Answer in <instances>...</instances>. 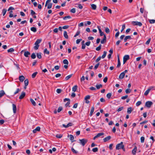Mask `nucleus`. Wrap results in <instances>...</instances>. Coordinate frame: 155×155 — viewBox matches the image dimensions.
Returning <instances> with one entry per match:
<instances>
[{
	"mask_svg": "<svg viewBox=\"0 0 155 155\" xmlns=\"http://www.w3.org/2000/svg\"><path fill=\"white\" fill-rule=\"evenodd\" d=\"M131 91V90L130 89H127L125 90V92L126 94L130 93Z\"/></svg>",
	"mask_w": 155,
	"mask_h": 155,
	"instance_id": "nucleus-50",
	"label": "nucleus"
},
{
	"mask_svg": "<svg viewBox=\"0 0 155 155\" xmlns=\"http://www.w3.org/2000/svg\"><path fill=\"white\" fill-rule=\"evenodd\" d=\"M92 8L93 10H95L96 9V5L94 4H92L91 5Z\"/></svg>",
	"mask_w": 155,
	"mask_h": 155,
	"instance_id": "nucleus-23",
	"label": "nucleus"
},
{
	"mask_svg": "<svg viewBox=\"0 0 155 155\" xmlns=\"http://www.w3.org/2000/svg\"><path fill=\"white\" fill-rule=\"evenodd\" d=\"M36 56L35 53H33L31 54V57L32 59H34L36 58Z\"/></svg>",
	"mask_w": 155,
	"mask_h": 155,
	"instance_id": "nucleus-37",
	"label": "nucleus"
},
{
	"mask_svg": "<svg viewBox=\"0 0 155 155\" xmlns=\"http://www.w3.org/2000/svg\"><path fill=\"white\" fill-rule=\"evenodd\" d=\"M150 139L152 140V142H150V147H151L152 146V145L153 144V143H154V142L155 140L154 139L153 137V136H152L150 137Z\"/></svg>",
	"mask_w": 155,
	"mask_h": 155,
	"instance_id": "nucleus-11",
	"label": "nucleus"
},
{
	"mask_svg": "<svg viewBox=\"0 0 155 155\" xmlns=\"http://www.w3.org/2000/svg\"><path fill=\"white\" fill-rule=\"evenodd\" d=\"M105 31L107 33H108L110 32V30L108 28L106 27L105 28Z\"/></svg>",
	"mask_w": 155,
	"mask_h": 155,
	"instance_id": "nucleus-54",
	"label": "nucleus"
},
{
	"mask_svg": "<svg viewBox=\"0 0 155 155\" xmlns=\"http://www.w3.org/2000/svg\"><path fill=\"white\" fill-rule=\"evenodd\" d=\"M68 136H69L70 137V140L71 141V142H73L74 141H75V140H73L74 139V136L72 135H68Z\"/></svg>",
	"mask_w": 155,
	"mask_h": 155,
	"instance_id": "nucleus-20",
	"label": "nucleus"
},
{
	"mask_svg": "<svg viewBox=\"0 0 155 155\" xmlns=\"http://www.w3.org/2000/svg\"><path fill=\"white\" fill-rule=\"evenodd\" d=\"M5 94V93L4 90H2L0 91V98H1Z\"/></svg>",
	"mask_w": 155,
	"mask_h": 155,
	"instance_id": "nucleus-15",
	"label": "nucleus"
},
{
	"mask_svg": "<svg viewBox=\"0 0 155 155\" xmlns=\"http://www.w3.org/2000/svg\"><path fill=\"white\" fill-rule=\"evenodd\" d=\"M128 39H132L131 37L130 36H126L124 39V42H126Z\"/></svg>",
	"mask_w": 155,
	"mask_h": 155,
	"instance_id": "nucleus-16",
	"label": "nucleus"
},
{
	"mask_svg": "<svg viewBox=\"0 0 155 155\" xmlns=\"http://www.w3.org/2000/svg\"><path fill=\"white\" fill-rule=\"evenodd\" d=\"M37 56L39 59L41 58V53H38L37 54Z\"/></svg>",
	"mask_w": 155,
	"mask_h": 155,
	"instance_id": "nucleus-29",
	"label": "nucleus"
},
{
	"mask_svg": "<svg viewBox=\"0 0 155 155\" xmlns=\"http://www.w3.org/2000/svg\"><path fill=\"white\" fill-rule=\"evenodd\" d=\"M72 74H71L66 76L65 78V80L67 81L72 76Z\"/></svg>",
	"mask_w": 155,
	"mask_h": 155,
	"instance_id": "nucleus-25",
	"label": "nucleus"
},
{
	"mask_svg": "<svg viewBox=\"0 0 155 155\" xmlns=\"http://www.w3.org/2000/svg\"><path fill=\"white\" fill-rule=\"evenodd\" d=\"M25 93L24 92H22L21 95H20V96L19 97V99H22L25 96Z\"/></svg>",
	"mask_w": 155,
	"mask_h": 155,
	"instance_id": "nucleus-8",
	"label": "nucleus"
},
{
	"mask_svg": "<svg viewBox=\"0 0 155 155\" xmlns=\"http://www.w3.org/2000/svg\"><path fill=\"white\" fill-rule=\"evenodd\" d=\"M30 101L31 102L32 104L34 106H35L36 105V103L34 101L32 98L30 99Z\"/></svg>",
	"mask_w": 155,
	"mask_h": 155,
	"instance_id": "nucleus-26",
	"label": "nucleus"
},
{
	"mask_svg": "<svg viewBox=\"0 0 155 155\" xmlns=\"http://www.w3.org/2000/svg\"><path fill=\"white\" fill-rule=\"evenodd\" d=\"M111 138V136H107V137L104 138L103 139L104 141V142H105L108 141V140H110V139Z\"/></svg>",
	"mask_w": 155,
	"mask_h": 155,
	"instance_id": "nucleus-7",
	"label": "nucleus"
},
{
	"mask_svg": "<svg viewBox=\"0 0 155 155\" xmlns=\"http://www.w3.org/2000/svg\"><path fill=\"white\" fill-rule=\"evenodd\" d=\"M7 12V10L6 9H3L2 11V13L3 16H4L5 14Z\"/></svg>",
	"mask_w": 155,
	"mask_h": 155,
	"instance_id": "nucleus-35",
	"label": "nucleus"
},
{
	"mask_svg": "<svg viewBox=\"0 0 155 155\" xmlns=\"http://www.w3.org/2000/svg\"><path fill=\"white\" fill-rule=\"evenodd\" d=\"M92 151L94 152H97L98 151V148L97 147H95V148H93V149H92Z\"/></svg>",
	"mask_w": 155,
	"mask_h": 155,
	"instance_id": "nucleus-47",
	"label": "nucleus"
},
{
	"mask_svg": "<svg viewBox=\"0 0 155 155\" xmlns=\"http://www.w3.org/2000/svg\"><path fill=\"white\" fill-rule=\"evenodd\" d=\"M79 141H80V143L83 146H84L87 142V140L85 139H79Z\"/></svg>",
	"mask_w": 155,
	"mask_h": 155,
	"instance_id": "nucleus-3",
	"label": "nucleus"
},
{
	"mask_svg": "<svg viewBox=\"0 0 155 155\" xmlns=\"http://www.w3.org/2000/svg\"><path fill=\"white\" fill-rule=\"evenodd\" d=\"M14 51V49L13 48H11L10 49H8L7 51L8 52H13Z\"/></svg>",
	"mask_w": 155,
	"mask_h": 155,
	"instance_id": "nucleus-34",
	"label": "nucleus"
},
{
	"mask_svg": "<svg viewBox=\"0 0 155 155\" xmlns=\"http://www.w3.org/2000/svg\"><path fill=\"white\" fill-rule=\"evenodd\" d=\"M38 72H35L33 73L32 75V78H34L36 76Z\"/></svg>",
	"mask_w": 155,
	"mask_h": 155,
	"instance_id": "nucleus-36",
	"label": "nucleus"
},
{
	"mask_svg": "<svg viewBox=\"0 0 155 155\" xmlns=\"http://www.w3.org/2000/svg\"><path fill=\"white\" fill-rule=\"evenodd\" d=\"M132 111V107H130L127 109V112L128 114H130L131 113Z\"/></svg>",
	"mask_w": 155,
	"mask_h": 155,
	"instance_id": "nucleus-27",
	"label": "nucleus"
},
{
	"mask_svg": "<svg viewBox=\"0 0 155 155\" xmlns=\"http://www.w3.org/2000/svg\"><path fill=\"white\" fill-rule=\"evenodd\" d=\"M123 108L124 107H120L117 110V111L118 112L120 111L123 109Z\"/></svg>",
	"mask_w": 155,
	"mask_h": 155,
	"instance_id": "nucleus-64",
	"label": "nucleus"
},
{
	"mask_svg": "<svg viewBox=\"0 0 155 155\" xmlns=\"http://www.w3.org/2000/svg\"><path fill=\"white\" fill-rule=\"evenodd\" d=\"M31 15L33 16L35 14V12L32 10H31Z\"/></svg>",
	"mask_w": 155,
	"mask_h": 155,
	"instance_id": "nucleus-63",
	"label": "nucleus"
},
{
	"mask_svg": "<svg viewBox=\"0 0 155 155\" xmlns=\"http://www.w3.org/2000/svg\"><path fill=\"white\" fill-rule=\"evenodd\" d=\"M31 30L32 31L35 32L37 31V29L36 28L34 27H32L31 28Z\"/></svg>",
	"mask_w": 155,
	"mask_h": 155,
	"instance_id": "nucleus-30",
	"label": "nucleus"
},
{
	"mask_svg": "<svg viewBox=\"0 0 155 155\" xmlns=\"http://www.w3.org/2000/svg\"><path fill=\"white\" fill-rule=\"evenodd\" d=\"M63 63L65 64L68 65V62L67 59H64L63 61Z\"/></svg>",
	"mask_w": 155,
	"mask_h": 155,
	"instance_id": "nucleus-44",
	"label": "nucleus"
},
{
	"mask_svg": "<svg viewBox=\"0 0 155 155\" xmlns=\"http://www.w3.org/2000/svg\"><path fill=\"white\" fill-rule=\"evenodd\" d=\"M107 52L106 51H104L103 52V54L102 55L101 58H104L106 57L107 54Z\"/></svg>",
	"mask_w": 155,
	"mask_h": 155,
	"instance_id": "nucleus-33",
	"label": "nucleus"
},
{
	"mask_svg": "<svg viewBox=\"0 0 155 155\" xmlns=\"http://www.w3.org/2000/svg\"><path fill=\"white\" fill-rule=\"evenodd\" d=\"M62 91V90L60 89H57L56 90L58 94L60 93Z\"/></svg>",
	"mask_w": 155,
	"mask_h": 155,
	"instance_id": "nucleus-55",
	"label": "nucleus"
},
{
	"mask_svg": "<svg viewBox=\"0 0 155 155\" xmlns=\"http://www.w3.org/2000/svg\"><path fill=\"white\" fill-rule=\"evenodd\" d=\"M128 97V95H126L122 97H121V99L123 100H125V99H126V98H127Z\"/></svg>",
	"mask_w": 155,
	"mask_h": 155,
	"instance_id": "nucleus-58",
	"label": "nucleus"
},
{
	"mask_svg": "<svg viewBox=\"0 0 155 155\" xmlns=\"http://www.w3.org/2000/svg\"><path fill=\"white\" fill-rule=\"evenodd\" d=\"M80 31H78L76 32L75 35H74V37H76L78 35L80 34Z\"/></svg>",
	"mask_w": 155,
	"mask_h": 155,
	"instance_id": "nucleus-53",
	"label": "nucleus"
},
{
	"mask_svg": "<svg viewBox=\"0 0 155 155\" xmlns=\"http://www.w3.org/2000/svg\"><path fill=\"white\" fill-rule=\"evenodd\" d=\"M12 107H13V113L15 114L16 113V105L14 104H12Z\"/></svg>",
	"mask_w": 155,
	"mask_h": 155,
	"instance_id": "nucleus-10",
	"label": "nucleus"
},
{
	"mask_svg": "<svg viewBox=\"0 0 155 155\" xmlns=\"http://www.w3.org/2000/svg\"><path fill=\"white\" fill-rule=\"evenodd\" d=\"M99 63H98L97 64H96L94 67V69L95 70L98 67V66L99 65Z\"/></svg>",
	"mask_w": 155,
	"mask_h": 155,
	"instance_id": "nucleus-57",
	"label": "nucleus"
},
{
	"mask_svg": "<svg viewBox=\"0 0 155 155\" xmlns=\"http://www.w3.org/2000/svg\"><path fill=\"white\" fill-rule=\"evenodd\" d=\"M21 90L19 88H17L16 89V91L14 92V95L18 93L19 91H20Z\"/></svg>",
	"mask_w": 155,
	"mask_h": 155,
	"instance_id": "nucleus-49",
	"label": "nucleus"
},
{
	"mask_svg": "<svg viewBox=\"0 0 155 155\" xmlns=\"http://www.w3.org/2000/svg\"><path fill=\"white\" fill-rule=\"evenodd\" d=\"M117 62L118 64L117 65V67L119 68L120 65V62L119 58V55L117 56Z\"/></svg>",
	"mask_w": 155,
	"mask_h": 155,
	"instance_id": "nucleus-13",
	"label": "nucleus"
},
{
	"mask_svg": "<svg viewBox=\"0 0 155 155\" xmlns=\"http://www.w3.org/2000/svg\"><path fill=\"white\" fill-rule=\"evenodd\" d=\"M63 108L62 107H59L57 110V111L58 112H60L62 110Z\"/></svg>",
	"mask_w": 155,
	"mask_h": 155,
	"instance_id": "nucleus-52",
	"label": "nucleus"
},
{
	"mask_svg": "<svg viewBox=\"0 0 155 155\" xmlns=\"http://www.w3.org/2000/svg\"><path fill=\"white\" fill-rule=\"evenodd\" d=\"M137 150V147H134V149L132 151V153L134 155L136 154V151Z\"/></svg>",
	"mask_w": 155,
	"mask_h": 155,
	"instance_id": "nucleus-18",
	"label": "nucleus"
},
{
	"mask_svg": "<svg viewBox=\"0 0 155 155\" xmlns=\"http://www.w3.org/2000/svg\"><path fill=\"white\" fill-rule=\"evenodd\" d=\"M153 103L151 101H147L145 103V106L148 108H150L152 105Z\"/></svg>",
	"mask_w": 155,
	"mask_h": 155,
	"instance_id": "nucleus-5",
	"label": "nucleus"
},
{
	"mask_svg": "<svg viewBox=\"0 0 155 155\" xmlns=\"http://www.w3.org/2000/svg\"><path fill=\"white\" fill-rule=\"evenodd\" d=\"M145 138L143 137H142L140 138V141L141 143H143L144 142Z\"/></svg>",
	"mask_w": 155,
	"mask_h": 155,
	"instance_id": "nucleus-48",
	"label": "nucleus"
},
{
	"mask_svg": "<svg viewBox=\"0 0 155 155\" xmlns=\"http://www.w3.org/2000/svg\"><path fill=\"white\" fill-rule=\"evenodd\" d=\"M132 23L134 25H138L140 27L142 26V25L141 22L137 21H133Z\"/></svg>",
	"mask_w": 155,
	"mask_h": 155,
	"instance_id": "nucleus-4",
	"label": "nucleus"
},
{
	"mask_svg": "<svg viewBox=\"0 0 155 155\" xmlns=\"http://www.w3.org/2000/svg\"><path fill=\"white\" fill-rule=\"evenodd\" d=\"M125 76V74L124 73H121L119 76V78L120 79H122Z\"/></svg>",
	"mask_w": 155,
	"mask_h": 155,
	"instance_id": "nucleus-19",
	"label": "nucleus"
},
{
	"mask_svg": "<svg viewBox=\"0 0 155 155\" xmlns=\"http://www.w3.org/2000/svg\"><path fill=\"white\" fill-rule=\"evenodd\" d=\"M106 41V37L105 35H104V37L103 39L101 41V44H104L105 43Z\"/></svg>",
	"mask_w": 155,
	"mask_h": 155,
	"instance_id": "nucleus-9",
	"label": "nucleus"
},
{
	"mask_svg": "<svg viewBox=\"0 0 155 155\" xmlns=\"http://www.w3.org/2000/svg\"><path fill=\"white\" fill-rule=\"evenodd\" d=\"M71 17L70 16H67L63 17V18L64 20H66L67 18L69 19H71Z\"/></svg>",
	"mask_w": 155,
	"mask_h": 155,
	"instance_id": "nucleus-39",
	"label": "nucleus"
},
{
	"mask_svg": "<svg viewBox=\"0 0 155 155\" xmlns=\"http://www.w3.org/2000/svg\"><path fill=\"white\" fill-rule=\"evenodd\" d=\"M141 104V102L140 101H138L136 104V105L137 106H138Z\"/></svg>",
	"mask_w": 155,
	"mask_h": 155,
	"instance_id": "nucleus-60",
	"label": "nucleus"
},
{
	"mask_svg": "<svg viewBox=\"0 0 155 155\" xmlns=\"http://www.w3.org/2000/svg\"><path fill=\"white\" fill-rule=\"evenodd\" d=\"M25 85L27 86L28 84V80L27 79H26L24 81Z\"/></svg>",
	"mask_w": 155,
	"mask_h": 155,
	"instance_id": "nucleus-28",
	"label": "nucleus"
},
{
	"mask_svg": "<svg viewBox=\"0 0 155 155\" xmlns=\"http://www.w3.org/2000/svg\"><path fill=\"white\" fill-rule=\"evenodd\" d=\"M44 52V53H46L48 54H49L50 53L49 51L47 50V48H45V49Z\"/></svg>",
	"mask_w": 155,
	"mask_h": 155,
	"instance_id": "nucleus-41",
	"label": "nucleus"
},
{
	"mask_svg": "<svg viewBox=\"0 0 155 155\" xmlns=\"http://www.w3.org/2000/svg\"><path fill=\"white\" fill-rule=\"evenodd\" d=\"M96 87L97 89H99L100 88L102 87V85L101 84H97L96 86Z\"/></svg>",
	"mask_w": 155,
	"mask_h": 155,
	"instance_id": "nucleus-31",
	"label": "nucleus"
},
{
	"mask_svg": "<svg viewBox=\"0 0 155 155\" xmlns=\"http://www.w3.org/2000/svg\"><path fill=\"white\" fill-rule=\"evenodd\" d=\"M112 95V94L110 93H108L107 94V97L108 99H110Z\"/></svg>",
	"mask_w": 155,
	"mask_h": 155,
	"instance_id": "nucleus-40",
	"label": "nucleus"
},
{
	"mask_svg": "<svg viewBox=\"0 0 155 155\" xmlns=\"http://www.w3.org/2000/svg\"><path fill=\"white\" fill-rule=\"evenodd\" d=\"M94 107H92L91 108V112L90 114V116H91L93 114V113L94 111Z\"/></svg>",
	"mask_w": 155,
	"mask_h": 155,
	"instance_id": "nucleus-22",
	"label": "nucleus"
},
{
	"mask_svg": "<svg viewBox=\"0 0 155 155\" xmlns=\"http://www.w3.org/2000/svg\"><path fill=\"white\" fill-rule=\"evenodd\" d=\"M78 86L77 85L74 86L72 88V91L75 92L77 89Z\"/></svg>",
	"mask_w": 155,
	"mask_h": 155,
	"instance_id": "nucleus-24",
	"label": "nucleus"
},
{
	"mask_svg": "<svg viewBox=\"0 0 155 155\" xmlns=\"http://www.w3.org/2000/svg\"><path fill=\"white\" fill-rule=\"evenodd\" d=\"M149 21L150 24H153L155 23V20L154 19H149Z\"/></svg>",
	"mask_w": 155,
	"mask_h": 155,
	"instance_id": "nucleus-43",
	"label": "nucleus"
},
{
	"mask_svg": "<svg viewBox=\"0 0 155 155\" xmlns=\"http://www.w3.org/2000/svg\"><path fill=\"white\" fill-rule=\"evenodd\" d=\"M129 58L130 57L129 55H125L123 57V64H124Z\"/></svg>",
	"mask_w": 155,
	"mask_h": 155,
	"instance_id": "nucleus-6",
	"label": "nucleus"
},
{
	"mask_svg": "<svg viewBox=\"0 0 155 155\" xmlns=\"http://www.w3.org/2000/svg\"><path fill=\"white\" fill-rule=\"evenodd\" d=\"M104 133H99L98 134L96 135V136H97V137H100L101 136H102V135H104Z\"/></svg>",
	"mask_w": 155,
	"mask_h": 155,
	"instance_id": "nucleus-46",
	"label": "nucleus"
},
{
	"mask_svg": "<svg viewBox=\"0 0 155 155\" xmlns=\"http://www.w3.org/2000/svg\"><path fill=\"white\" fill-rule=\"evenodd\" d=\"M64 36L65 38L66 39H68V36L67 35V33L66 31H64Z\"/></svg>",
	"mask_w": 155,
	"mask_h": 155,
	"instance_id": "nucleus-21",
	"label": "nucleus"
},
{
	"mask_svg": "<svg viewBox=\"0 0 155 155\" xmlns=\"http://www.w3.org/2000/svg\"><path fill=\"white\" fill-rule=\"evenodd\" d=\"M71 151H72L74 153H76V154H77L78 153V151H76V150H74V149L73 148V147H72L71 148Z\"/></svg>",
	"mask_w": 155,
	"mask_h": 155,
	"instance_id": "nucleus-42",
	"label": "nucleus"
},
{
	"mask_svg": "<svg viewBox=\"0 0 155 155\" xmlns=\"http://www.w3.org/2000/svg\"><path fill=\"white\" fill-rule=\"evenodd\" d=\"M90 95H88L86 96L84 98L85 100H87V99H89L90 98Z\"/></svg>",
	"mask_w": 155,
	"mask_h": 155,
	"instance_id": "nucleus-62",
	"label": "nucleus"
},
{
	"mask_svg": "<svg viewBox=\"0 0 155 155\" xmlns=\"http://www.w3.org/2000/svg\"><path fill=\"white\" fill-rule=\"evenodd\" d=\"M116 149L117 150L122 149L123 151H125V150L123 142H121L120 143L117 144L116 146Z\"/></svg>",
	"mask_w": 155,
	"mask_h": 155,
	"instance_id": "nucleus-1",
	"label": "nucleus"
},
{
	"mask_svg": "<svg viewBox=\"0 0 155 155\" xmlns=\"http://www.w3.org/2000/svg\"><path fill=\"white\" fill-rule=\"evenodd\" d=\"M40 130V127H37L35 129L33 130V132L34 133H36L37 131H39Z\"/></svg>",
	"mask_w": 155,
	"mask_h": 155,
	"instance_id": "nucleus-14",
	"label": "nucleus"
},
{
	"mask_svg": "<svg viewBox=\"0 0 155 155\" xmlns=\"http://www.w3.org/2000/svg\"><path fill=\"white\" fill-rule=\"evenodd\" d=\"M30 54V53L28 51H25L24 54V56L26 57H28V55Z\"/></svg>",
	"mask_w": 155,
	"mask_h": 155,
	"instance_id": "nucleus-17",
	"label": "nucleus"
},
{
	"mask_svg": "<svg viewBox=\"0 0 155 155\" xmlns=\"http://www.w3.org/2000/svg\"><path fill=\"white\" fill-rule=\"evenodd\" d=\"M150 90H149L148 89L147 91H145L144 93V95L145 96H147L148 94L149 93L150 91H149Z\"/></svg>",
	"mask_w": 155,
	"mask_h": 155,
	"instance_id": "nucleus-38",
	"label": "nucleus"
},
{
	"mask_svg": "<svg viewBox=\"0 0 155 155\" xmlns=\"http://www.w3.org/2000/svg\"><path fill=\"white\" fill-rule=\"evenodd\" d=\"M101 56L97 58V59L95 60V62H96V63L98 62L101 59Z\"/></svg>",
	"mask_w": 155,
	"mask_h": 155,
	"instance_id": "nucleus-56",
	"label": "nucleus"
},
{
	"mask_svg": "<svg viewBox=\"0 0 155 155\" xmlns=\"http://www.w3.org/2000/svg\"><path fill=\"white\" fill-rule=\"evenodd\" d=\"M125 25L124 24L122 26V28L121 31V32H122L123 31V30L125 29Z\"/></svg>",
	"mask_w": 155,
	"mask_h": 155,
	"instance_id": "nucleus-59",
	"label": "nucleus"
},
{
	"mask_svg": "<svg viewBox=\"0 0 155 155\" xmlns=\"http://www.w3.org/2000/svg\"><path fill=\"white\" fill-rule=\"evenodd\" d=\"M101 47V45H100L97 47L96 48V50L97 51H99L100 50Z\"/></svg>",
	"mask_w": 155,
	"mask_h": 155,
	"instance_id": "nucleus-45",
	"label": "nucleus"
},
{
	"mask_svg": "<svg viewBox=\"0 0 155 155\" xmlns=\"http://www.w3.org/2000/svg\"><path fill=\"white\" fill-rule=\"evenodd\" d=\"M56 137L58 138H61L62 137V135L61 134H57L56 135Z\"/></svg>",
	"mask_w": 155,
	"mask_h": 155,
	"instance_id": "nucleus-51",
	"label": "nucleus"
},
{
	"mask_svg": "<svg viewBox=\"0 0 155 155\" xmlns=\"http://www.w3.org/2000/svg\"><path fill=\"white\" fill-rule=\"evenodd\" d=\"M52 4L51 3H49L47 4V8L48 9L51 8L52 6Z\"/></svg>",
	"mask_w": 155,
	"mask_h": 155,
	"instance_id": "nucleus-32",
	"label": "nucleus"
},
{
	"mask_svg": "<svg viewBox=\"0 0 155 155\" xmlns=\"http://www.w3.org/2000/svg\"><path fill=\"white\" fill-rule=\"evenodd\" d=\"M75 9L74 8H73L71 10V12L73 13H74L75 12Z\"/></svg>",
	"mask_w": 155,
	"mask_h": 155,
	"instance_id": "nucleus-61",
	"label": "nucleus"
},
{
	"mask_svg": "<svg viewBox=\"0 0 155 155\" xmlns=\"http://www.w3.org/2000/svg\"><path fill=\"white\" fill-rule=\"evenodd\" d=\"M42 41L41 39H38L35 43V46L34 47V48L35 50H37L38 49L39 47V45Z\"/></svg>",
	"mask_w": 155,
	"mask_h": 155,
	"instance_id": "nucleus-2",
	"label": "nucleus"
},
{
	"mask_svg": "<svg viewBox=\"0 0 155 155\" xmlns=\"http://www.w3.org/2000/svg\"><path fill=\"white\" fill-rule=\"evenodd\" d=\"M25 79V77L23 75L20 76L19 77V80L21 82H22Z\"/></svg>",
	"mask_w": 155,
	"mask_h": 155,
	"instance_id": "nucleus-12",
	"label": "nucleus"
}]
</instances>
